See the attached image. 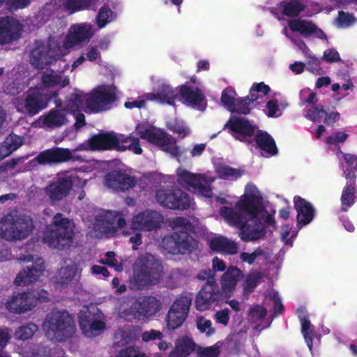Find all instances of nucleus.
Here are the masks:
<instances>
[{"instance_id": "dca6fc26", "label": "nucleus", "mask_w": 357, "mask_h": 357, "mask_svg": "<svg viewBox=\"0 0 357 357\" xmlns=\"http://www.w3.org/2000/svg\"><path fill=\"white\" fill-rule=\"evenodd\" d=\"M117 135L114 132H105L92 135L81 144L83 150L109 151L114 150L118 144Z\"/></svg>"}, {"instance_id": "f257e3e1", "label": "nucleus", "mask_w": 357, "mask_h": 357, "mask_svg": "<svg viewBox=\"0 0 357 357\" xmlns=\"http://www.w3.org/2000/svg\"><path fill=\"white\" fill-rule=\"evenodd\" d=\"M245 192L241 196L234 207L222 206L220 215L227 223H276L275 209L268 208L259 195Z\"/></svg>"}, {"instance_id": "aec40b11", "label": "nucleus", "mask_w": 357, "mask_h": 357, "mask_svg": "<svg viewBox=\"0 0 357 357\" xmlns=\"http://www.w3.org/2000/svg\"><path fill=\"white\" fill-rule=\"evenodd\" d=\"M219 298L218 287L213 281H207L199 292L195 301V307L199 311L208 310Z\"/></svg>"}, {"instance_id": "ea45409f", "label": "nucleus", "mask_w": 357, "mask_h": 357, "mask_svg": "<svg viewBox=\"0 0 357 357\" xmlns=\"http://www.w3.org/2000/svg\"><path fill=\"white\" fill-rule=\"evenodd\" d=\"M240 236L243 241H252L261 238L265 234L264 225H241Z\"/></svg>"}, {"instance_id": "a18cd8bd", "label": "nucleus", "mask_w": 357, "mask_h": 357, "mask_svg": "<svg viewBox=\"0 0 357 357\" xmlns=\"http://www.w3.org/2000/svg\"><path fill=\"white\" fill-rule=\"evenodd\" d=\"M131 223L159 224L165 222L164 218L160 212L149 209L135 215Z\"/></svg>"}, {"instance_id": "de8ad7c7", "label": "nucleus", "mask_w": 357, "mask_h": 357, "mask_svg": "<svg viewBox=\"0 0 357 357\" xmlns=\"http://www.w3.org/2000/svg\"><path fill=\"white\" fill-rule=\"evenodd\" d=\"M0 223H33L30 216L24 215L19 210H13L0 219Z\"/></svg>"}, {"instance_id": "f704fd0d", "label": "nucleus", "mask_w": 357, "mask_h": 357, "mask_svg": "<svg viewBox=\"0 0 357 357\" xmlns=\"http://www.w3.org/2000/svg\"><path fill=\"white\" fill-rule=\"evenodd\" d=\"M137 307V299L131 297L123 298L120 301L119 314L128 321L139 319Z\"/></svg>"}, {"instance_id": "f8f14e48", "label": "nucleus", "mask_w": 357, "mask_h": 357, "mask_svg": "<svg viewBox=\"0 0 357 357\" xmlns=\"http://www.w3.org/2000/svg\"><path fill=\"white\" fill-rule=\"evenodd\" d=\"M48 301V293L42 289L27 293L14 294L5 303L6 307L10 312L22 314L31 310L37 302Z\"/></svg>"}, {"instance_id": "9d476101", "label": "nucleus", "mask_w": 357, "mask_h": 357, "mask_svg": "<svg viewBox=\"0 0 357 357\" xmlns=\"http://www.w3.org/2000/svg\"><path fill=\"white\" fill-rule=\"evenodd\" d=\"M155 199L160 206L171 210H187L191 204L188 193L174 186L161 187L158 189Z\"/></svg>"}, {"instance_id": "b1692460", "label": "nucleus", "mask_w": 357, "mask_h": 357, "mask_svg": "<svg viewBox=\"0 0 357 357\" xmlns=\"http://www.w3.org/2000/svg\"><path fill=\"white\" fill-rule=\"evenodd\" d=\"M289 26L292 31L298 32L305 38L314 35L320 39L326 38L325 33L310 21L301 19L292 20L289 22Z\"/></svg>"}, {"instance_id": "2f4dec72", "label": "nucleus", "mask_w": 357, "mask_h": 357, "mask_svg": "<svg viewBox=\"0 0 357 357\" xmlns=\"http://www.w3.org/2000/svg\"><path fill=\"white\" fill-rule=\"evenodd\" d=\"M209 246L211 250L225 255H234L238 250V247L234 241L222 236L212 238Z\"/></svg>"}, {"instance_id": "6ab92c4d", "label": "nucleus", "mask_w": 357, "mask_h": 357, "mask_svg": "<svg viewBox=\"0 0 357 357\" xmlns=\"http://www.w3.org/2000/svg\"><path fill=\"white\" fill-rule=\"evenodd\" d=\"M20 24L13 17H0V45L13 43L20 37Z\"/></svg>"}, {"instance_id": "4be33fe9", "label": "nucleus", "mask_w": 357, "mask_h": 357, "mask_svg": "<svg viewBox=\"0 0 357 357\" xmlns=\"http://www.w3.org/2000/svg\"><path fill=\"white\" fill-rule=\"evenodd\" d=\"M293 202L297 213L296 223H310L315 219L317 212L311 202L298 195L294 196Z\"/></svg>"}, {"instance_id": "49530a36", "label": "nucleus", "mask_w": 357, "mask_h": 357, "mask_svg": "<svg viewBox=\"0 0 357 357\" xmlns=\"http://www.w3.org/2000/svg\"><path fill=\"white\" fill-rule=\"evenodd\" d=\"M346 162V169L343 175L346 180L356 181L357 178V155L350 153H343Z\"/></svg>"}, {"instance_id": "338daca9", "label": "nucleus", "mask_w": 357, "mask_h": 357, "mask_svg": "<svg viewBox=\"0 0 357 357\" xmlns=\"http://www.w3.org/2000/svg\"><path fill=\"white\" fill-rule=\"evenodd\" d=\"M348 138V135L345 132H335L332 135L328 136L326 142L327 144H337V143H343Z\"/></svg>"}, {"instance_id": "6e6552de", "label": "nucleus", "mask_w": 357, "mask_h": 357, "mask_svg": "<svg viewBox=\"0 0 357 357\" xmlns=\"http://www.w3.org/2000/svg\"><path fill=\"white\" fill-rule=\"evenodd\" d=\"M135 131L142 139L159 146L163 151L169 153L172 157L178 158L181 153L176 144V141L171 135L164 131L155 132L153 128H146L144 125L138 124Z\"/></svg>"}, {"instance_id": "ddd939ff", "label": "nucleus", "mask_w": 357, "mask_h": 357, "mask_svg": "<svg viewBox=\"0 0 357 357\" xmlns=\"http://www.w3.org/2000/svg\"><path fill=\"white\" fill-rule=\"evenodd\" d=\"M228 132L236 140L243 143H252L257 127L246 118L231 116L224 126Z\"/></svg>"}, {"instance_id": "4c0bfd02", "label": "nucleus", "mask_w": 357, "mask_h": 357, "mask_svg": "<svg viewBox=\"0 0 357 357\" xmlns=\"http://www.w3.org/2000/svg\"><path fill=\"white\" fill-rule=\"evenodd\" d=\"M241 273V271L235 267H230L227 269L221 280L222 289L225 294H228L234 289Z\"/></svg>"}, {"instance_id": "5fc2aeb1", "label": "nucleus", "mask_w": 357, "mask_h": 357, "mask_svg": "<svg viewBox=\"0 0 357 357\" xmlns=\"http://www.w3.org/2000/svg\"><path fill=\"white\" fill-rule=\"evenodd\" d=\"M2 144L12 153L22 145L23 139L21 137L12 133L6 137Z\"/></svg>"}, {"instance_id": "e2e57ef3", "label": "nucleus", "mask_w": 357, "mask_h": 357, "mask_svg": "<svg viewBox=\"0 0 357 357\" xmlns=\"http://www.w3.org/2000/svg\"><path fill=\"white\" fill-rule=\"evenodd\" d=\"M23 356L24 357H52V351L47 346L39 345L31 351V354L24 351Z\"/></svg>"}, {"instance_id": "4d7b16f0", "label": "nucleus", "mask_w": 357, "mask_h": 357, "mask_svg": "<svg viewBox=\"0 0 357 357\" xmlns=\"http://www.w3.org/2000/svg\"><path fill=\"white\" fill-rule=\"evenodd\" d=\"M113 12L108 5H104L100 9L96 17V23L100 29L104 28L109 22V17L112 15Z\"/></svg>"}, {"instance_id": "412c9836", "label": "nucleus", "mask_w": 357, "mask_h": 357, "mask_svg": "<svg viewBox=\"0 0 357 357\" xmlns=\"http://www.w3.org/2000/svg\"><path fill=\"white\" fill-rule=\"evenodd\" d=\"M107 185L118 191H126L134 188L137 180L135 176L121 171L109 172L105 177Z\"/></svg>"}, {"instance_id": "bb28decb", "label": "nucleus", "mask_w": 357, "mask_h": 357, "mask_svg": "<svg viewBox=\"0 0 357 357\" xmlns=\"http://www.w3.org/2000/svg\"><path fill=\"white\" fill-rule=\"evenodd\" d=\"M176 88L174 89L167 84H162L157 92L146 93L147 100H155L160 104L174 105L178 93Z\"/></svg>"}, {"instance_id": "c756f323", "label": "nucleus", "mask_w": 357, "mask_h": 357, "mask_svg": "<svg viewBox=\"0 0 357 357\" xmlns=\"http://www.w3.org/2000/svg\"><path fill=\"white\" fill-rule=\"evenodd\" d=\"M256 146L271 156L276 155L278 149L273 137L266 131L257 130L255 134Z\"/></svg>"}, {"instance_id": "20e7f679", "label": "nucleus", "mask_w": 357, "mask_h": 357, "mask_svg": "<svg viewBox=\"0 0 357 357\" xmlns=\"http://www.w3.org/2000/svg\"><path fill=\"white\" fill-rule=\"evenodd\" d=\"M78 236L75 225H46L43 231V241L50 248L59 250L73 246Z\"/></svg>"}, {"instance_id": "1a4fd4ad", "label": "nucleus", "mask_w": 357, "mask_h": 357, "mask_svg": "<svg viewBox=\"0 0 357 357\" xmlns=\"http://www.w3.org/2000/svg\"><path fill=\"white\" fill-rule=\"evenodd\" d=\"M79 323L83 334L88 337L99 335L105 328L104 314L94 305L84 306L80 310Z\"/></svg>"}, {"instance_id": "a211bd4d", "label": "nucleus", "mask_w": 357, "mask_h": 357, "mask_svg": "<svg viewBox=\"0 0 357 357\" xmlns=\"http://www.w3.org/2000/svg\"><path fill=\"white\" fill-rule=\"evenodd\" d=\"M57 54L49 45L40 43L36 45L30 54V63L37 69H43L56 61Z\"/></svg>"}, {"instance_id": "bf43d9fd", "label": "nucleus", "mask_w": 357, "mask_h": 357, "mask_svg": "<svg viewBox=\"0 0 357 357\" xmlns=\"http://www.w3.org/2000/svg\"><path fill=\"white\" fill-rule=\"evenodd\" d=\"M195 175V174L190 173L185 169H178L177 171V182L181 186L188 189L193 181Z\"/></svg>"}, {"instance_id": "0eeeda50", "label": "nucleus", "mask_w": 357, "mask_h": 357, "mask_svg": "<svg viewBox=\"0 0 357 357\" xmlns=\"http://www.w3.org/2000/svg\"><path fill=\"white\" fill-rule=\"evenodd\" d=\"M177 225L178 227L173 234L163 238L162 248L168 253L173 255L191 252L197 246V240L187 232L188 225Z\"/></svg>"}, {"instance_id": "603ef678", "label": "nucleus", "mask_w": 357, "mask_h": 357, "mask_svg": "<svg viewBox=\"0 0 357 357\" xmlns=\"http://www.w3.org/2000/svg\"><path fill=\"white\" fill-rule=\"evenodd\" d=\"M93 3V0H67L66 8L70 13L88 9Z\"/></svg>"}, {"instance_id": "58836bf2", "label": "nucleus", "mask_w": 357, "mask_h": 357, "mask_svg": "<svg viewBox=\"0 0 357 357\" xmlns=\"http://www.w3.org/2000/svg\"><path fill=\"white\" fill-rule=\"evenodd\" d=\"M278 8L282 10L283 15L295 17L305 10V6L301 0H283L279 3Z\"/></svg>"}, {"instance_id": "13d9d810", "label": "nucleus", "mask_w": 357, "mask_h": 357, "mask_svg": "<svg viewBox=\"0 0 357 357\" xmlns=\"http://www.w3.org/2000/svg\"><path fill=\"white\" fill-rule=\"evenodd\" d=\"M236 91L231 88H227L222 92L221 102L222 104L231 112L233 106H234L236 100Z\"/></svg>"}, {"instance_id": "8fccbe9b", "label": "nucleus", "mask_w": 357, "mask_h": 357, "mask_svg": "<svg viewBox=\"0 0 357 357\" xmlns=\"http://www.w3.org/2000/svg\"><path fill=\"white\" fill-rule=\"evenodd\" d=\"M301 229L299 225H283L280 229L281 238L285 245H292L294 239Z\"/></svg>"}, {"instance_id": "864d4df0", "label": "nucleus", "mask_w": 357, "mask_h": 357, "mask_svg": "<svg viewBox=\"0 0 357 357\" xmlns=\"http://www.w3.org/2000/svg\"><path fill=\"white\" fill-rule=\"evenodd\" d=\"M100 264H107L109 266L114 268L117 272H121L123 269V262L119 261L116 257V255L114 252H107L105 255V258L99 261Z\"/></svg>"}, {"instance_id": "0e129e2a", "label": "nucleus", "mask_w": 357, "mask_h": 357, "mask_svg": "<svg viewBox=\"0 0 357 357\" xmlns=\"http://www.w3.org/2000/svg\"><path fill=\"white\" fill-rule=\"evenodd\" d=\"M326 114V111L324 109L323 106L319 105L309 109L307 111V116L312 121L321 117V114Z\"/></svg>"}, {"instance_id": "4468645a", "label": "nucleus", "mask_w": 357, "mask_h": 357, "mask_svg": "<svg viewBox=\"0 0 357 357\" xmlns=\"http://www.w3.org/2000/svg\"><path fill=\"white\" fill-rule=\"evenodd\" d=\"M109 225H93V231L91 236L95 238L110 237L118 233H121L125 236H130V241L133 244V250L137 249V246L142 243V236L137 232V225H117L116 229H110Z\"/></svg>"}, {"instance_id": "09e8293b", "label": "nucleus", "mask_w": 357, "mask_h": 357, "mask_svg": "<svg viewBox=\"0 0 357 357\" xmlns=\"http://www.w3.org/2000/svg\"><path fill=\"white\" fill-rule=\"evenodd\" d=\"M215 172L220 178L225 180L236 179L242 175L241 170L222 164L216 167Z\"/></svg>"}, {"instance_id": "39448f33", "label": "nucleus", "mask_w": 357, "mask_h": 357, "mask_svg": "<svg viewBox=\"0 0 357 357\" xmlns=\"http://www.w3.org/2000/svg\"><path fill=\"white\" fill-rule=\"evenodd\" d=\"M52 97L42 89L29 88L24 93L23 98H17L15 104L17 112L33 116L47 107Z\"/></svg>"}, {"instance_id": "cd10ccee", "label": "nucleus", "mask_w": 357, "mask_h": 357, "mask_svg": "<svg viewBox=\"0 0 357 357\" xmlns=\"http://www.w3.org/2000/svg\"><path fill=\"white\" fill-rule=\"evenodd\" d=\"M178 93L182 99L189 105L199 109L205 96L202 90L198 87H192L187 84L178 86Z\"/></svg>"}, {"instance_id": "423d86ee", "label": "nucleus", "mask_w": 357, "mask_h": 357, "mask_svg": "<svg viewBox=\"0 0 357 357\" xmlns=\"http://www.w3.org/2000/svg\"><path fill=\"white\" fill-rule=\"evenodd\" d=\"M82 182L76 172H68L58 175L55 181L45 188V193L53 202H58L68 197L73 185L83 186Z\"/></svg>"}, {"instance_id": "7c9ffc66", "label": "nucleus", "mask_w": 357, "mask_h": 357, "mask_svg": "<svg viewBox=\"0 0 357 357\" xmlns=\"http://www.w3.org/2000/svg\"><path fill=\"white\" fill-rule=\"evenodd\" d=\"M196 344L188 335L178 337L174 342V348L168 357H188L195 349Z\"/></svg>"}, {"instance_id": "e433bc0d", "label": "nucleus", "mask_w": 357, "mask_h": 357, "mask_svg": "<svg viewBox=\"0 0 357 357\" xmlns=\"http://www.w3.org/2000/svg\"><path fill=\"white\" fill-rule=\"evenodd\" d=\"M73 31L70 32L68 36V40L73 45H77L82 43L89 40L92 36L93 32L91 27L86 24H81L78 26H73Z\"/></svg>"}, {"instance_id": "473e14b6", "label": "nucleus", "mask_w": 357, "mask_h": 357, "mask_svg": "<svg viewBox=\"0 0 357 357\" xmlns=\"http://www.w3.org/2000/svg\"><path fill=\"white\" fill-rule=\"evenodd\" d=\"M42 121L44 126L54 129L66 125L68 119L63 109H52L42 116Z\"/></svg>"}, {"instance_id": "c9c22d12", "label": "nucleus", "mask_w": 357, "mask_h": 357, "mask_svg": "<svg viewBox=\"0 0 357 357\" xmlns=\"http://www.w3.org/2000/svg\"><path fill=\"white\" fill-rule=\"evenodd\" d=\"M356 194V181L347 180L340 198L342 211H347L355 204Z\"/></svg>"}, {"instance_id": "680f3d73", "label": "nucleus", "mask_w": 357, "mask_h": 357, "mask_svg": "<svg viewBox=\"0 0 357 357\" xmlns=\"http://www.w3.org/2000/svg\"><path fill=\"white\" fill-rule=\"evenodd\" d=\"M197 326L199 331L205 333L207 336H211L215 332V328L212 327L211 321L203 317H197Z\"/></svg>"}, {"instance_id": "c03bdc74", "label": "nucleus", "mask_w": 357, "mask_h": 357, "mask_svg": "<svg viewBox=\"0 0 357 357\" xmlns=\"http://www.w3.org/2000/svg\"><path fill=\"white\" fill-rule=\"evenodd\" d=\"M41 81L43 86L47 88H52L56 86L64 88L70 84L68 77L63 78L61 75L55 74L53 70H50V73H43L41 76Z\"/></svg>"}, {"instance_id": "774afa93", "label": "nucleus", "mask_w": 357, "mask_h": 357, "mask_svg": "<svg viewBox=\"0 0 357 357\" xmlns=\"http://www.w3.org/2000/svg\"><path fill=\"white\" fill-rule=\"evenodd\" d=\"M219 354V347L217 345L204 348L199 353L198 357H217Z\"/></svg>"}, {"instance_id": "69168bd1", "label": "nucleus", "mask_w": 357, "mask_h": 357, "mask_svg": "<svg viewBox=\"0 0 357 357\" xmlns=\"http://www.w3.org/2000/svg\"><path fill=\"white\" fill-rule=\"evenodd\" d=\"M266 108L268 109L267 116L268 117H278L282 114V112L279 111V107L276 100H268L266 102Z\"/></svg>"}, {"instance_id": "c85d7f7f", "label": "nucleus", "mask_w": 357, "mask_h": 357, "mask_svg": "<svg viewBox=\"0 0 357 357\" xmlns=\"http://www.w3.org/2000/svg\"><path fill=\"white\" fill-rule=\"evenodd\" d=\"M139 319L154 315L160 310V303L154 297L145 296L137 299Z\"/></svg>"}, {"instance_id": "37998d69", "label": "nucleus", "mask_w": 357, "mask_h": 357, "mask_svg": "<svg viewBox=\"0 0 357 357\" xmlns=\"http://www.w3.org/2000/svg\"><path fill=\"white\" fill-rule=\"evenodd\" d=\"M188 190L208 198L211 197L213 194L211 186L206 183L205 178L201 174H195L193 181L188 188Z\"/></svg>"}, {"instance_id": "a878e982", "label": "nucleus", "mask_w": 357, "mask_h": 357, "mask_svg": "<svg viewBox=\"0 0 357 357\" xmlns=\"http://www.w3.org/2000/svg\"><path fill=\"white\" fill-rule=\"evenodd\" d=\"M77 271V266L73 262L65 261L54 278L55 284L59 288L66 287L75 278Z\"/></svg>"}, {"instance_id": "3c124183", "label": "nucleus", "mask_w": 357, "mask_h": 357, "mask_svg": "<svg viewBox=\"0 0 357 357\" xmlns=\"http://www.w3.org/2000/svg\"><path fill=\"white\" fill-rule=\"evenodd\" d=\"M38 329V326L33 323L21 326L16 329L14 333V337L19 340H28L34 335Z\"/></svg>"}, {"instance_id": "f3484780", "label": "nucleus", "mask_w": 357, "mask_h": 357, "mask_svg": "<svg viewBox=\"0 0 357 357\" xmlns=\"http://www.w3.org/2000/svg\"><path fill=\"white\" fill-rule=\"evenodd\" d=\"M72 158L70 149L54 146L40 152L33 160L40 165H52L68 162Z\"/></svg>"}, {"instance_id": "5701e85b", "label": "nucleus", "mask_w": 357, "mask_h": 357, "mask_svg": "<svg viewBox=\"0 0 357 357\" xmlns=\"http://www.w3.org/2000/svg\"><path fill=\"white\" fill-rule=\"evenodd\" d=\"M33 225H0V237L6 241L24 238L33 230Z\"/></svg>"}, {"instance_id": "2eb2a0df", "label": "nucleus", "mask_w": 357, "mask_h": 357, "mask_svg": "<svg viewBox=\"0 0 357 357\" xmlns=\"http://www.w3.org/2000/svg\"><path fill=\"white\" fill-rule=\"evenodd\" d=\"M192 303V298L183 296L173 303L167 315V326L169 329L174 330L180 327L185 320Z\"/></svg>"}, {"instance_id": "72a5a7b5", "label": "nucleus", "mask_w": 357, "mask_h": 357, "mask_svg": "<svg viewBox=\"0 0 357 357\" xmlns=\"http://www.w3.org/2000/svg\"><path fill=\"white\" fill-rule=\"evenodd\" d=\"M271 254L267 248H257L252 252H242L240 255V259L242 262L247 263L249 265L261 262H272L273 261L270 259Z\"/></svg>"}, {"instance_id": "7ed1b4c3", "label": "nucleus", "mask_w": 357, "mask_h": 357, "mask_svg": "<svg viewBox=\"0 0 357 357\" xmlns=\"http://www.w3.org/2000/svg\"><path fill=\"white\" fill-rule=\"evenodd\" d=\"M43 328L47 337L52 341H63L75 332V324L66 312L53 311L48 314Z\"/></svg>"}, {"instance_id": "79ce46f5", "label": "nucleus", "mask_w": 357, "mask_h": 357, "mask_svg": "<svg viewBox=\"0 0 357 357\" xmlns=\"http://www.w3.org/2000/svg\"><path fill=\"white\" fill-rule=\"evenodd\" d=\"M87 95L83 91L75 89V92L69 94L66 100L65 111L74 114L79 110Z\"/></svg>"}, {"instance_id": "a19ab883", "label": "nucleus", "mask_w": 357, "mask_h": 357, "mask_svg": "<svg viewBox=\"0 0 357 357\" xmlns=\"http://www.w3.org/2000/svg\"><path fill=\"white\" fill-rule=\"evenodd\" d=\"M95 220V223H126L122 213L102 208L97 212Z\"/></svg>"}, {"instance_id": "6e6d98bb", "label": "nucleus", "mask_w": 357, "mask_h": 357, "mask_svg": "<svg viewBox=\"0 0 357 357\" xmlns=\"http://www.w3.org/2000/svg\"><path fill=\"white\" fill-rule=\"evenodd\" d=\"M252 105L244 98H238L236 100L234 106L231 109V113L247 115L250 113Z\"/></svg>"}, {"instance_id": "9b49d317", "label": "nucleus", "mask_w": 357, "mask_h": 357, "mask_svg": "<svg viewBox=\"0 0 357 357\" xmlns=\"http://www.w3.org/2000/svg\"><path fill=\"white\" fill-rule=\"evenodd\" d=\"M116 100L114 89L108 85H101L87 95L85 103L91 113H99L110 109Z\"/></svg>"}, {"instance_id": "393cba45", "label": "nucleus", "mask_w": 357, "mask_h": 357, "mask_svg": "<svg viewBox=\"0 0 357 357\" xmlns=\"http://www.w3.org/2000/svg\"><path fill=\"white\" fill-rule=\"evenodd\" d=\"M44 269V263L41 259H39L19 273L15 282L18 286L27 285L33 282L43 274Z\"/></svg>"}, {"instance_id": "052dcab7", "label": "nucleus", "mask_w": 357, "mask_h": 357, "mask_svg": "<svg viewBox=\"0 0 357 357\" xmlns=\"http://www.w3.org/2000/svg\"><path fill=\"white\" fill-rule=\"evenodd\" d=\"M299 318H300L301 322L302 333L304 336V338H305V342L307 343V347L311 350L312 348V332L310 330V326H311L310 323L305 318H302L301 315H299Z\"/></svg>"}, {"instance_id": "f03ea898", "label": "nucleus", "mask_w": 357, "mask_h": 357, "mask_svg": "<svg viewBox=\"0 0 357 357\" xmlns=\"http://www.w3.org/2000/svg\"><path fill=\"white\" fill-rule=\"evenodd\" d=\"M161 271V264L153 255L149 253L140 255L133 266L132 287L139 289L155 284L160 278Z\"/></svg>"}]
</instances>
